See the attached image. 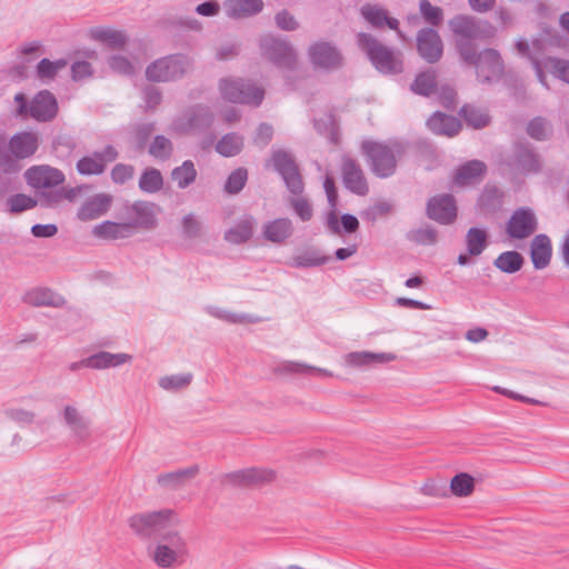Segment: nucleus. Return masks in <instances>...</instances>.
<instances>
[{
  "label": "nucleus",
  "mask_w": 569,
  "mask_h": 569,
  "mask_svg": "<svg viewBox=\"0 0 569 569\" xmlns=\"http://www.w3.org/2000/svg\"><path fill=\"white\" fill-rule=\"evenodd\" d=\"M456 36V47L461 60L476 68L477 79L482 83H492L501 79L505 63L496 49L477 51L473 40L485 38L481 23L468 16H456L449 21Z\"/></svg>",
  "instance_id": "f257e3e1"
},
{
  "label": "nucleus",
  "mask_w": 569,
  "mask_h": 569,
  "mask_svg": "<svg viewBox=\"0 0 569 569\" xmlns=\"http://www.w3.org/2000/svg\"><path fill=\"white\" fill-rule=\"evenodd\" d=\"M271 160L292 194L289 204L293 213L303 222L310 221L313 217V208L309 199L302 194L305 183L293 157L283 150H278L272 152Z\"/></svg>",
  "instance_id": "f03ea898"
},
{
  "label": "nucleus",
  "mask_w": 569,
  "mask_h": 569,
  "mask_svg": "<svg viewBox=\"0 0 569 569\" xmlns=\"http://www.w3.org/2000/svg\"><path fill=\"white\" fill-rule=\"evenodd\" d=\"M357 44L366 53L372 66L383 74H397L402 72V54L399 51L381 43L370 33L357 34Z\"/></svg>",
  "instance_id": "7ed1b4c3"
},
{
  "label": "nucleus",
  "mask_w": 569,
  "mask_h": 569,
  "mask_svg": "<svg viewBox=\"0 0 569 569\" xmlns=\"http://www.w3.org/2000/svg\"><path fill=\"white\" fill-rule=\"evenodd\" d=\"M360 150L375 176L385 179L395 174L398 157L401 154V146L399 143L365 140L361 143Z\"/></svg>",
  "instance_id": "20e7f679"
},
{
  "label": "nucleus",
  "mask_w": 569,
  "mask_h": 569,
  "mask_svg": "<svg viewBox=\"0 0 569 569\" xmlns=\"http://www.w3.org/2000/svg\"><path fill=\"white\" fill-rule=\"evenodd\" d=\"M174 522H177L176 515L170 509L138 512L128 518L130 530L140 540L159 538Z\"/></svg>",
  "instance_id": "39448f33"
},
{
  "label": "nucleus",
  "mask_w": 569,
  "mask_h": 569,
  "mask_svg": "<svg viewBox=\"0 0 569 569\" xmlns=\"http://www.w3.org/2000/svg\"><path fill=\"white\" fill-rule=\"evenodd\" d=\"M157 539L158 542L151 558L158 567L173 568L186 561L188 556L187 542L172 526Z\"/></svg>",
  "instance_id": "423d86ee"
},
{
  "label": "nucleus",
  "mask_w": 569,
  "mask_h": 569,
  "mask_svg": "<svg viewBox=\"0 0 569 569\" xmlns=\"http://www.w3.org/2000/svg\"><path fill=\"white\" fill-rule=\"evenodd\" d=\"M219 90L224 100L233 103L259 107L264 99V89L262 87L241 78L221 79Z\"/></svg>",
  "instance_id": "0eeeda50"
},
{
  "label": "nucleus",
  "mask_w": 569,
  "mask_h": 569,
  "mask_svg": "<svg viewBox=\"0 0 569 569\" xmlns=\"http://www.w3.org/2000/svg\"><path fill=\"white\" fill-rule=\"evenodd\" d=\"M191 68V61L183 54H170L157 59L146 69V77L153 82H168L183 77Z\"/></svg>",
  "instance_id": "6e6552de"
},
{
  "label": "nucleus",
  "mask_w": 569,
  "mask_h": 569,
  "mask_svg": "<svg viewBox=\"0 0 569 569\" xmlns=\"http://www.w3.org/2000/svg\"><path fill=\"white\" fill-rule=\"evenodd\" d=\"M261 54L279 68L293 69L297 57L293 48L286 40L266 34L259 41Z\"/></svg>",
  "instance_id": "1a4fd4ad"
},
{
  "label": "nucleus",
  "mask_w": 569,
  "mask_h": 569,
  "mask_svg": "<svg viewBox=\"0 0 569 569\" xmlns=\"http://www.w3.org/2000/svg\"><path fill=\"white\" fill-rule=\"evenodd\" d=\"M213 119V113L209 107L196 104L189 107L178 117L173 122V127L176 131L184 134L203 132L211 127Z\"/></svg>",
  "instance_id": "9d476101"
},
{
  "label": "nucleus",
  "mask_w": 569,
  "mask_h": 569,
  "mask_svg": "<svg viewBox=\"0 0 569 569\" xmlns=\"http://www.w3.org/2000/svg\"><path fill=\"white\" fill-rule=\"evenodd\" d=\"M276 472L268 468H246L222 475L221 483L231 487H257L270 483Z\"/></svg>",
  "instance_id": "9b49d317"
},
{
  "label": "nucleus",
  "mask_w": 569,
  "mask_h": 569,
  "mask_svg": "<svg viewBox=\"0 0 569 569\" xmlns=\"http://www.w3.org/2000/svg\"><path fill=\"white\" fill-rule=\"evenodd\" d=\"M341 177L343 186L350 192L357 196H367L369 184L360 163L349 157L343 156L341 159Z\"/></svg>",
  "instance_id": "f8f14e48"
},
{
  "label": "nucleus",
  "mask_w": 569,
  "mask_h": 569,
  "mask_svg": "<svg viewBox=\"0 0 569 569\" xmlns=\"http://www.w3.org/2000/svg\"><path fill=\"white\" fill-rule=\"evenodd\" d=\"M118 156V150L108 144L101 151H94L79 159L76 167L82 176H99L104 172L108 163L117 160Z\"/></svg>",
  "instance_id": "ddd939ff"
},
{
  "label": "nucleus",
  "mask_w": 569,
  "mask_h": 569,
  "mask_svg": "<svg viewBox=\"0 0 569 569\" xmlns=\"http://www.w3.org/2000/svg\"><path fill=\"white\" fill-rule=\"evenodd\" d=\"M537 229V217L528 207H521L515 210L506 227L508 236L512 239H526L533 234Z\"/></svg>",
  "instance_id": "4468645a"
},
{
  "label": "nucleus",
  "mask_w": 569,
  "mask_h": 569,
  "mask_svg": "<svg viewBox=\"0 0 569 569\" xmlns=\"http://www.w3.org/2000/svg\"><path fill=\"white\" fill-rule=\"evenodd\" d=\"M308 56L316 68L333 70L342 66L343 58L331 42L319 41L309 47Z\"/></svg>",
  "instance_id": "2eb2a0df"
},
{
  "label": "nucleus",
  "mask_w": 569,
  "mask_h": 569,
  "mask_svg": "<svg viewBox=\"0 0 569 569\" xmlns=\"http://www.w3.org/2000/svg\"><path fill=\"white\" fill-rule=\"evenodd\" d=\"M27 183L33 189H52L63 183L61 170L50 166H33L24 172Z\"/></svg>",
  "instance_id": "dca6fc26"
},
{
  "label": "nucleus",
  "mask_w": 569,
  "mask_h": 569,
  "mask_svg": "<svg viewBox=\"0 0 569 569\" xmlns=\"http://www.w3.org/2000/svg\"><path fill=\"white\" fill-rule=\"evenodd\" d=\"M417 50L419 56L429 63L440 60L443 53L442 40L433 28H422L417 33Z\"/></svg>",
  "instance_id": "f3484780"
},
{
  "label": "nucleus",
  "mask_w": 569,
  "mask_h": 569,
  "mask_svg": "<svg viewBox=\"0 0 569 569\" xmlns=\"http://www.w3.org/2000/svg\"><path fill=\"white\" fill-rule=\"evenodd\" d=\"M427 216L440 224H450L457 218V206L453 196L441 194L429 199Z\"/></svg>",
  "instance_id": "a211bd4d"
},
{
  "label": "nucleus",
  "mask_w": 569,
  "mask_h": 569,
  "mask_svg": "<svg viewBox=\"0 0 569 569\" xmlns=\"http://www.w3.org/2000/svg\"><path fill=\"white\" fill-rule=\"evenodd\" d=\"M58 101L48 90L39 91L30 101L29 117L39 122H49L58 114Z\"/></svg>",
  "instance_id": "6ab92c4d"
},
{
  "label": "nucleus",
  "mask_w": 569,
  "mask_h": 569,
  "mask_svg": "<svg viewBox=\"0 0 569 569\" xmlns=\"http://www.w3.org/2000/svg\"><path fill=\"white\" fill-rule=\"evenodd\" d=\"M512 166L523 174L538 173L541 170V160L528 143L518 142L513 150Z\"/></svg>",
  "instance_id": "aec40b11"
},
{
  "label": "nucleus",
  "mask_w": 569,
  "mask_h": 569,
  "mask_svg": "<svg viewBox=\"0 0 569 569\" xmlns=\"http://www.w3.org/2000/svg\"><path fill=\"white\" fill-rule=\"evenodd\" d=\"M361 16L373 28L382 29L388 27L397 31L400 39L406 40L405 34L399 30V21L396 18L389 17L388 11L377 4L366 3L360 9Z\"/></svg>",
  "instance_id": "412c9836"
},
{
  "label": "nucleus",
  "mask_w": 569,
  "mask_h": 569,
  "mask_svg": "<svg viewBox=\"0 0 569 569\" xmlns=\"http://www.w3.org/2000/svg\"><path fill=\"white\" fill-rule=\"evenodd\" d=\"M156 204L148 201H136L127 208L131 218L132 229L134 227L152 229L157 226Z\"/></svg>",
  "instance_id": "4be33fe9"
},
{
  "label": "nucleus",
  "mask_w": 569,
  "mask_h": 569,
  "mask_svg": "<svg viewBox=\"0 0 569 569\" xmlns=\"http://www.w3.org/2000/svg\"><path fill=\"white\" fill-rule=\"evenodd\" d=\"M428 129L437 134L448 138L456 137L462 128L460 120L441 111L433 112L426 122Z\"/></svg>",
  "instance_id": "5701e85b"
},
{
  "label": "nucleus",
  "mask_w": 569,
  "mask_h": 569,
  "mask_svg": "<svg viewBox=\"0 0 569 569\" xmlns=\"http://www.w3.org/2000/svg\"><path fill=\"white\" fill-rule=\"evenodd\" d=\"M295 227L289 218H277L267 221L262 227L263 238L276 244H282L293 234Z\"/></svg>",
  "instance_id": "b1692460"
},
{
  "label": "nucleus",
  "mask_w": 569,
  "mask_h": 569,
  "mask_svg": "<svg viewBox=\"0 0 569 569\" xmlns=\"http://www.w3.org/2000/svg\"><path fill=\"white\" fill-rule=\"evenodd\" d=\"M9 147L18 161L20 159H27L33 156L38 150L39 137L36 132L22 131L10 138Z\"/></svg>",
  "instance_id": "393cba45"
},
{
  "label": "nucleus",
  "mask_w": 569,
  "mask_h": 569,
  "mask_svg": "<svg viewBox=\"0 0 569 569\" xmlns=\"http://www.w3.org/2000/svg\"><path fill=\"white\" fill-rule=\"evenodd\" d=\"M487 166L480 160H470L461 164L455 176L453 183L459 187L471 186L482 180Z\"/></svg>",
  "instance_id": "a878e982"
},
{
  "label": "nucleus",
  "mask_w": 569,
  "mask_h": 569,
  "mask_svg": "<svg viewBox=\"0 0 569 569\" xmlns=\"http://www.w3.org/2000/svg\"><path fill=\"white\" fill-rule=\"evenodd\" d=\"M111 204V197L99 193L87 199L79 208L77 217L81 221H90L106 213Z\"/></svg>",
  "instance_id": "bb28decb"
},
{
  "label": "nucleus",
  "mask_w": 569,
  "mask_h": 569,
  "mask_svg": "<svg viewBox=\"0 0 569 569\" xmlns=\"http://www.w3.org/2000/svg\"><path fill=\"white\" fill-rule=\"evenodd\" d=\"M23 301L32 307L60 308L66 305V299L49 288H33L27 291Z\"/></svg>",
  "instance_id": "cd10ccee"
},
{
  "label": "nucleus",
  "mask_w": 569,
  "mask_h": 569,
  "mask_svg": "<svg viewBox=\"0 0 569 569\" xmlns=\"http://www.w3.org/2000/svg\"><path fill=\"white\" fill-rule=\"evenodd\" d=\"M223 9L227 17L232 19L248 18L258 14L263 9L262 0H226Z\"/></svg>",
  "instance_id": "c85d7f7f"
},
{
  "label": "nucleus",
  "mask_w": 569,
  "mask_h": 569,
  "mask_svg": "<svg viewBox=\"0 0 569 569\" xmlns=\"http://www.w3.org/2000/svg\"><path fill=\"white\" fill-rule=\"evenodd\" d=\"M552 254L551 241L546 234H537L531 241L530 257L536 269L549 266Z\"/></svg>",
  "instance_id": "c756f323"
},
{
  "label": "nucleus",
  "mask_w": 569,
  "mask_h": 569,
  "mask_svg": "<svg viewBox=\"0 0 569 569\" xmlns=\"http://www.w3.org/2000/svg\"><path fill=\"white\" fill-rule=\"evenodd\" d=\"M396 355L389 352H370V351H353L345 357L346 365L349 367H369L376 363H387L393 361Z\"/></svg>",
  "instance_id": "7c9ffc66"
},
{
  "label": "nucleus",
  "mask_w": 569,
  "mask_h": 569,
  "mask_svg": "<svg viewBox=\"0 0 569 569\" xmlns=\"http://www.w3.org/2000/svg\"><path fill=\"white\" fill-rule=\"evenodd\" d=\"M87 358L89 368L97 370L119 367L123 363L130 362L132 359L128 353H111L108 351H99Z\"/></svg>",
  "instance_id": "2f4dec72"
},
{
  "label": "nucleus",
  "mask_w": 569,
  "mask_h": 569,
  "mask_svg": "<svg viewBox=\"0 0 569 569\" xmlns=\"http://www.w3.org/2000/svg\"><path fill=\"white\" fill-rule=\"evenodd\" d=\"M199 466L179 469L172 472L161 473L157 478V482L166 488L177 489L186 483V481L194 478L199 473Z\"/></svg>",
  "instance_id": "473e14b6"
},
{
  "label": "nucleus",
  "mask_w": 569,
  "mask_h": 569,
  "mask_svg": "<svg viewBox=\"0 0 569 569\" xmlns=\"http://www.w3.org/2000/svg\"><path fill=\"white\" fill-rule=\"evenodd\" d=\"M132 233V224L128 222L118 223L113 221H103L93 228V234L98 238L116 240L128 238Z\"/></svg>",
  "instance_id": "72a5a7b5"
},
{
  "label": "nucleus",
  "mask_w": 569,
  "mask_h": 569,
  "mask_svg": "<svg viewBox=\"0 0 569 569\" xmlns=\"http://www.w3.org/2000/svg\"><path fill=\"white\" fill-rule=\"evenodd\" d=\"M90 34L92 39L112 49H121L127 42V37L122 31L110 28H94L91 29Z\"/></svg>",
  "instance_id": "f704fd0d"
},
{
  "label": "nucleus",
  "mask_w": 569,
  "mask_h": 569,
  "mask_svg": "<svg viewBox=\"0 0 569 569\" xmlns=\"http://www.w3.org/2000/svg\"><path fill=\"white\" fill-rule=\"evenodd\" d=\"M63 419L71 428L74 436L83 440L89 436L88 423L73 406H66L63 409Z\"/></svg>",
  "instance_id": "c9c22d12"
},
{
  "label": "nucleus",
  "mask_w": 569,
  "mask_h": 569,
  "mask_svg": "<svg viewBox=\"0 0 569 569\" xmlns=\"http://www.w3.org/2000/svg\"><path fill=\"white\" fill-rule=\"evenodd\" d=\"M163 177L160 170L147 168L139 178V189L144 193H157L163 188Z\"/></svg>",
  "instance_id": "e433bc0d"
},
{
  "label": "nucleus",
  "mask_w": 569,
  "mask_h": 569,
  "mask_svg": "<svg viewBox=\"0 0 569 569\" xmlns=\"http://www.w3.org/2000/svg\"><path fill=\"white\" fill-rule=\"evenodd\" d=\"M242 148L243 137L236 132L222 136L216 144V151L227 158L237 156Z\"/></svg>",
  "instance_id": "4c0bfd02"
},
{
  "label": "nucleus",
  "mask_w": 569,
  "mask_h": 569,
  "mask_svg": "<svg viewBox=\"0 0 569 569\" xmlns=\"http://www.w3.org/2000/svg\"><path fill=\"white\" fill-rule=\"evenodd\" d=\"M488 246V234L486 230L472 227L466 234V247L470 256H480Z\"/></svg>",
  "instance_id": "58836bf2"
},
{
  "label": "nucleus",
  "mask_w": 569,
  "mask_h": 569,
  "mask_svg": "<svg viewBox=\"0 0 569 569\" xmlns=\"http://www.w3.org/2000/svg\"><path fill=\"white\" fill-rule=\"evenodd\" d=\"M459 114L473 129H482L490 122V117L485 110L471 104H465L460 109Z\"/></svg>",
  "instance_id": "ea45409f"
},
{
  "label": "nucleus",
  "mask_w": 569,
  "mask_h": 569,
  "mask_svg": "<svg viewBox=\"0 0 569 569\" xmlns=\"http://www.w3.org/2000/svg\"><path fill=\"white\" fill-rule=\"evenodd\" d=\"M437 87V74L433 70L419 73L411 83V90L420 96L428 97L435 92Z\"/></svg>",
  "instance_id": "a19ab883"
},
{
  "label": "nucleus",
  "mask_w": 569,
  "mask_h": 569,
  "mask_svg": "<svg viewBox=\"0 0 569 569\" xmlns=\"http://www.w3.org/2000/svg\"><path fill=\"white\" fill-rule=\"evenodd\" d=\"M493 263L502 272L515 273L521 269L523 258L517 251H505L497 257Z\"/></svg>",
  "instance_id": "79ce46f5"
},
{
  "label": "nucleus",
  "mask_w": 569,
  "mask_h": 569,
  "mask_svg": "<svg viewBox=\"0 0 569 569\" xmlns=\"http://www.w3.org/2000/svg\"><path fill=\"white\" fill-rule=\"evenodd\" d=\"M68 64L66 59H58L56 61H51L47 58H43L37 64V77L47 82L53 80L58 72L64 69Z\"/></svg>",
  "instance_id": "37998d69"
},
{
  "label": "nucleus",
  "mask_w": 569,
  "mask_h": 569,
  "mask_svg": "<svg viewBox=\"0 0 569 569\" xmlns=\"http://www.w3.org/2000/svg\"><path fill=\"white\" fill-rule=\"evenodd\" d=\"M171 177L179 188L184 189L189 187L197 178V170L193 162L191 160L183 161L180 167L172 170Z\"/></svg>",
  "instance_id": "c03bdc74"
},
{
  "label": "nucleus",
  "mask_w": 569,
  "mask_h": 569,
  "mask_svg": "<svg viewBox=\"0 0 569 569\" xmlns=\"http://www.w3.org/2000/svg\"><path fill=\"white\" fill-rule=\"evenodd\" d=\"M38 200L24 193H14L7 198V210L11 214H18L37 207Z\"/></svg>",
  "instance_id": "a18cd8bd"
},
{
  "label": "nucleus",
  "mask_w": 569,
  "mask_h": 569,
  "mask_svg": "<svg viewBox=\"0 0 569 569\" xmlns=\"http://www.w3.org/2000/svg\"><path fill=\"white\" fill-rule=\"evenodd\" d=\"M475 479L466 472L456 475L450 482V490L457 497H468L473 492Z\"/></svg>",
  "instance_id": "49530a36"
},
{
  "label": "nucleus",
  "mask_w": 569,
  "mask_h": 569,
  "mask_svg": "<svg viewBox=\"0 0 569 569\" xmlns=\"http://www.w3.org/2000/svg\"><path fill=\"white\" fill-rule=\"evenodd\" d=\"M193 379L192 373L164 376L159 379V387L167 391H178L187 388Z\"/></svg>",
  "instance_id": "de8ad7c7"
},
{
  "label": "nucleus",
  "mask_w": 569,
  "mask_h": 569,
  "mask_svg": "<svg viewBox=\"0 0 569 569\" xmlns=\"http://www.w3.org/2000/svg\"><path fill=\"white\" fill-rule=\"evenodd\" d=\"M149 154L158 160H167L173 151L172 142L164 136L158 134L149 146Z\"/></svg>",
  "instance_id": "09e8293b"
},
{
  "label": "nucleus",
  "mask_w": 569,
  "mask_h": 569,
  "mask_svg": "<svg viewBox=\"0 0 569 569\" xmlns=\"http://www.w3.org/2000/svg\"><path fill=\"white\" fill-rule=\"evenodd\" d=\"M329 257L320 256L317 251H305L292 258V266L296 268H311L327 263Z\"/></svg>",
  "instance_id": "8fccbe9b"
},
{
  "label": "nucleus",
  "mask_w": 569,
  "mask_h": 569,
  "mask_svg": "<svg viewBox=\"0 0 569 569\" xmlns=\"http://www.w3.org/2000/svg\"><path fill=\"white\" fill-rule=\"evenodd\" d=\"M208 312L220 320H223L229 323H253L257 322L259 319L256 317H252L250 315L246 313H233L229 312L216 307H209Z\"/></svg>",
  "instance_id": "3c124183"
},
{
  "label": "nucleus",
  "mask_w": 569,
  "mask_h": 569,
  "mask_svg": "<svg viewBox=\"0 0 569 569\" xmlns=\"http://www.w3.org/2000/svg\"><path fill=\"white\" fill-rule=\"evenodd\" d=\"M248 180V171L246 168H237L227 178L224 183V191L229 194L239 193Z\"/></svg>",
  "instance_id": "603ef678"
},
{
  "label": "nucleus",
  "mask_w": 569,
  "mask_h": 569,
  "mask_svg": "<svg viewBox=\"0 0 569 569\" xmlns=\"http://www.w3.org/2000/svg\"><path fill=\"white\" fill-rule=\"evenodd\" d=\"M543 64L556 78L569 83V60L556 57H546L543 59Z\"/></svg>",
  "instance_id": "864d4df0"
},
{
  "label": "nucleus",
  "mask_w": 569,
  "mask_h": 569,
  "mask_svg": "<svg viewBox=\"0 0 569 569\" xmlns=\"http://www.w3.org/2000/svg\"><path fill=\"white\" fill-rule=\"evenodd\" d=\"M252 236V226L249 221H242L228 230L224 234V239L230 243H243L248 241Z\"/></svg>",
  "instance_id": "5fc2aeb1"
},
{
  "label": "nucleus",
  "mask_w": 569,
  "mask_h": 569,
  "mask_svg": "<svg viewBox=\"0 0 569 569\" xmlns=\"http://www.w3.org/2000/svg\"><path fill=\"white\" fill-rule=\"evenodd\" d=\"M419 11L425 21L430 26H439L443 20L442 9L431 4L429 0L419 1Z\"/></svg>",
  "instance_id": "6e6d98bb"
},
{
  "label": "nucleus",
  "mask_w": 569,
  "mask_h": 569,
  "mask_svg": "<svg viewBox=\"0 0 569 569\" xmlns=\"http://www.w3.org/2000/svg\"><path fill=\"white\" fill-rule=\"evenodd\" d=\"M0 169L6 173L18 172L20 170L19 161L11 152L9 144L0 142Z\"/></svg>",
  "instance_id": "4d7b16f0"
},
{
  "label": "nucleus",
  "mask_w": 569,
  "mask_h": 569,
  "mask_svg": "<svg viewBox=\"0 0 569 569\" xmlns=\"http://www.w3.org/2000/svg\"><path fill=\"white\" fill-rule=\"evenodd\" d=\"M408 239L422 246L435 244L437 241V231L431 227L411 230Z\"/></svg>",
  "instance_id": "13d9d810"
},
{
  "label": "nucleus",
  "mask_w": 569,
  "mask_h": 569,
  "mask_svg": "<svg viewBox=\"0 0 569 569\" xmlns=\"http://www.w3.org/2000/svg\"><path fill=\"white\" fill-rule=\"evenodd\" d=\"M550 128L542 117L533 118L527 126V133L536 140H545L549 136Z\"/></svg>",
  "instance_id": "bf43d9fd"
},
{
  "label": "nucleus",
  "mask_w": 569,
  "mask_h": 569,
  "mask_svg": "<svg viewBox=\"0 0 569 569\" xmlns=\"http://www.w3.org/2000/svg\"><path fill=\"white\" fill-rule=\"evenodd\" d=\"M420 492L428 497L442 498L448 496L446 482L442 480L428 479L420 488Z\"/></svg>",
  "instance_id": "052dcab7"
},
{
  "label": "nucleus",
  "mask_w": 569,
  "mask_h": 569,
  "mask_svg": "<svg viewBox=\"0 0 569 569\" xmlns=\"http://www.w3.org/2000/svg\"><path fill=\"white\" fill-rule=\"evenodd\" d=\"M111 180L117 184H123L134 176V167L127 163H117L111 170Z\"/></svg>",
  "instance_id": "680f3d73"
},
{
  "label": "nucleus",
  "mask_w": 569,
  "mask_h": 569,
  "mask_svg": "<svg viewBox=\"0 0 569 569\" xmlns=\"http://www.w3.org/2000/svg\"><path fill=\"white\" fill-rule=\"evenodd\" d=\"M4 415L8 419L20 426L32 423L36 417L34 412L22 408H8Z\"/></svg>",
  "instance_id": "e2e57ef3"
},
{
  "label": "nucleus",
  "mask_w": 569,
  "mask_h": 569,
  "mask_svg": "<svg viewBox=\"0 0 569 569\" xmlns=\"http://www.w3.org/2000/svg\"><path fill=\"white\" fill-rule=\"evenodd\" d=\"M64 198H67V193L63 189L43 191L40 193L38 203L46 208H52L60 203Z\"/></svg>",
  "instance_id": "0e129e2a"
},
{
  "label": "nucleus",
  "mask_w": 569,
  "mask_h": 569,
  "mask_svg": "<svg viewBox=\"0 0 569 569\" xmlns=\"http://www.w3.org/2000/svg\"><path fill=\"white\" fill-rule=\"evenodd\" d=\"M278 28L286 31H293L298 28V22L288 10L279 11L274 17Z\"/></svg>",
  "instance_id": "69168bd1"
},
{
  "label": "nucleus",
  "mask_w": 569,
  "mask_h": 569,
  "mask_svg": "<svg viewBox=\"0 0 569 569\" xmlns=\"http://www.w3.org/2000/svg\"><path fill=\"white\" fill-rule=\"evenodd\" d=\"M93 69L90 62L81 60L76 61L71 66V78L74 81L82 80L84 78H88L92 74Z\"/></svg>",
  "instance_id": "338daca9"
},
{
  "label": "nucleus",
  "mask_w": 569,
  "mask_h": 569,
  "mask_svg": "<svg viewBox=\"0 0 569 569\" xmlns=\"http://www.w3.org/2000/svg\"><path fill=\"white\" fill-rule=\"evenodd\" d=\"M182 231L187 238H196L200 234L201 224L193 214H187L182 219Z\"/></svg>",
  "instance_id": "774afa93"
}]
</instances>
